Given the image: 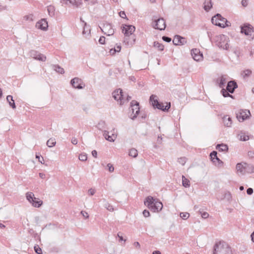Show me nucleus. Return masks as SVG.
Here are the masks:
<instances>
[{
	"mask_svg": "<svg viewBox=\"0 0 254 254\" xmlns=\"http://www.w3.org/2000/svg\"><path fill=\"white\" fill-rule=\"evenodd\" d=\"M251 115L249 110H241L236 114V117L240 122H243L247 119L249 118Z\"/></svg>",
	"mask_w": 254,
	"mask_h": 254,
	"instance_id": "nucleus-11",
	"label": "nucleus"
},
{
	"mask_svg": "<svg viewBox=\"0 0 254 254\" xmlns=\"http://www.w3.org/2000/svg\"><path fill=\"white\" fill-rule=\"evenodd\" d=\"M156 95H152L150 97V100L152 103V105L153 107H155L158 109L162 111H167L171 107L170 103L167 104L166 106H164L163 103H159L157 99Z\"/></svg>",
	"mask_w": 254,
	"mask_h": 254,
	"instance_id": "nucleus-6",
	"label": "nucleus"
},
{
	"mask_svg": "<svg viewBox=\"0 0 254 254\" xmlns=\"http://www.w3.org/2000/svg\"><path fill=\"white\" fill-rule=\"evenodd\" d=\"M78 158L81 161H85L86 160H87V156L86 154L82 153V154H80L79 155Z\"/></svg>",
	"mask_w": 254,
	"mask_h": 254,
	"instance_id": "nucleus-41",
	"label": "nucleus"
},
{
	"mask_svg": "<svg viewBox=\"0 0 254 254\" xmlns=\"http://www.w3.org/2000/svg\"><path fill=\"white\" fill-rule=\"evenodd\" d=\"M216 148L219 151H224L228 150V147L226 144L222 143L221 144H218L216 146Z\"/></svg>",
	"mask_w": 254,
	"mask_h": 254,
	"instance_id": "nucleus-32",
	"label": "nucleus"
},
{
	"mask_svg": "<svg viewBox=\"0 0 254 254\" xmlns=\"http://www.w3.org/2000/svg\"><path fill=\"white\" fill-rule=\"evenodd\" d=\"M99 42L101 44H104L105 43V38L104 36L101 37L99 40Z\"/></svg>",
	"mask_w": 254,
	"mask_h": 254,
	"instance_id": "nucleus-52",
	"label": "nucleus"
},
{
	"mask_svg": "<svg viewBox=\"0 0 254 254\" xmlns=\"http://www.w3.org/2000/svg\"><path fill=\"white\" fill-rule=\"evenodd\" d=\"M132 114L131 119L134 120L139 113V103L136 101L132 100L130 103Z\"/></svg>",
	"mask_w": 254,
	"mask_h": 254,
	"instance_id": "nucleus-10",
	"label": "nucleus"
},
{
	"mask_svg": "<svg viewBox=\"0 0 254 254\" xmlns=\"http://www.w3.org/2000/svg\"><path fill=\"white\" fill-rule=\"evenodd\" d=\"M208 216H209V214L207 212H204L201 213V217L203 218H205V219L207 218L208 217Z\"/></svg>",
	"mask_w": 254,
	"mask_h": 254,
	"instance_id": "nucleus-54",
	"label": "nucleus"
},
{
	"mask_svg": "<svg viewBox=\"0 0 254 254\" xmlns=\"http://www.w3.org/2000/svg\"><path fill=\"white\" fill-rule=\"evenodd\" d=\"M162 40L166 42H170L171 41V38L166 36H163Z\"/></svg>",
	"mask_w": 254,
	"mask_h": 254,
	"instance_id": "nucleus-49",
	"label": "nucleus"
},
{
	"mask_svg": "<svg viewBox=\"0 0 254 254\" xmlns=\"http://www.w3.org/2000/svg\"><path fill=\"white\" fill-rule=\"evenodd\" d=\"M180 216L184 220H187L190 216L188 212H181Z\"/></svg>",
	"mask_w": 254,
	"mask_h": 254,
	"instance_id": "nucleus-40",
	"label": "nucleus"
},
{
	"mask_svg": "<svg viewBox=\"0 0 254 254\" xmlns=\"http://www.w3.org/2000/svg\"><path fill=\"white\" fill-rule=\"evenodd\" d=\"M133 246L134 247H135L136 248H137L138 249H140V244L139 243V242H135L134 243H133Z\"/></svg>",
	"mask_w": 254,
	"mask_h": 254,
	"instance_id": "nucleus-60",
	"label": "nucleus"
},
{
	"mask_svg": "<svg viewBox=\"0 0 254 254\" xmlns=\"http://www.w3.org/2000/svg\"><path fill=\"white\" fill-rule=\"evenodd\" d=\"M152 26L156 29L160 30H165L166 25L164 19L163 18L154 19L152 24Z\"/></svg>",
	"mask_w": 254,
	"mask_h": 254,
	"instance_id": "nucleus-8",
	"label": "nucleus"
},
{
	"mask_svg": "<svg viewBox=\"0 0 254 254\" xmlns=\"http://www.w3.org/2000/svg\"><path fill=\"white\" fill-rule=\"evenodd\" d=\"M144 204L152 212H158L163 208L162 203L157 198L151 196L147 197L144 201Z\"/></svg>",
	"mask_w": 254,
	"mask_h": 254,
	"instance_id": "nucleus-1",
	"label": "nucleus"
},
{
	"mask_svg": "<svg viewBox=\"0 0 254 254\" xmlns=\"http://www.w3.org/2000/svg\"><path fill=\"white\" fill-rule=\"evenodd\" d=\"M26 197L27 200L32 204V206L34 207H39L42 204V201L34 197V194L32 192H27L26 193Z\"/></svg>",
	"mask_w": 254,
	"mask_h": 254,
	"instance_id": "nucleus-7",
	"label": "nucleus"
},
{
	"mask_svg": "<svg viewBox=\"0 0 254 254\" xmlns=\"http://www.w3.org/2000/svg\"><path fill=\"white\" fill-rule=\"evenodd\" d=\"M143 215L144 217H148L150 216V212H149L148 210H144L143 211Z\"/></svg>",
	"mask_w": 254,
	"mask_h": 254,
	"instance_id": "nucleus-50",
	"label": "nucleus"
},
{
	"mask_svg": "<svg viewBox=\"0 0 254 254\" xmlns=\"http://www.w3.org/2000/svg\"><path fill=\"white\" fill-rule=\"evenodd\" d=\"M114 48L116 49L117 53H119L121 50V46L120 44H117Z\"/></svg>",
	"mask_w": 254,
	"mask_h": 254,
	"instance_id": "nucleus-47",
	"label": "nucleus"
},
{
	"mask_svg": "<svg viewBox=\"0 0 254 254\" xmlns=\"http://www.w3.org/2000/svg\"><path fill=\"white\" fill-rule=\"evenodd\" d=\"M237 173L242 175L245 174V163H239L236 165Z\"/></svg>",
	"mask_w": 254,
	"mask_h": 254,
	"instance_id": "nucleus-19",
	"label": "nucleus"
},
{
	"mask_svg": "<svg viewBox=\"0 0 254 254\" xmlns=\"http://www.w3.org/2000/svg\"><path fill=\"white\" fill-rule=\"evenodd\" d=\"M191 54L193 59L196 61H200L203 59V55L199 49H193L191 51Z\"/></svg>",
	"mask_w": 254,
	"mask_h": 254,
	"instance_id": "nucleus-13",
	"label": "nucleus"
},
{
	"mask_svg": "<svg viewBox=\"0 0 254 254\" xmlns=\"http://www.w3.org/2000/svg\"><path fill=\"white\" fill-rule=\"evenodd\" d=\"M112 95L114 98L118 101L120 105L124 104L126 100L124 98V95L122 89H117L113 92Z\"/></svg>",
	"mask_w": 254,
	"mask_h": 254,
	"instance_id": "nucleus-9",
	"label": "nucleus"
},
{
	"mask_svg": "<svg viewBox=\"0 0 254 254\" xmlns=\"http://www.w3.org/2000/svg\"><path fill=\"white\" fill-rule=\"evenodd\" d=\"M153 254H161V252L159 251H155L153 252Z\"/></svg>",
	"mask_w": 254,
	"mask_h": 254,
	"instance_id": "nucleus-64",
	"label": "nucleus"
},
{
	"mask_svg": "<svg viewBox=\"0 0 254 254\" xmlns=\"http://www.w3.org/2000/svg\"><path fill=\"white\" fill-rule=\"evenodd\" d=\"M71 141V143L74 145H76L78 143V140H77V138H76L75 137H72Z\"/></svg>",
	"mask_w": 254,
	"mask_h": 254,
	"instance_id": "nucleus-56",
	"label": "nucleus"
},
{
	"mask_svg": "<svg viewBox=\"0 0 254 254\" xmlns=\"http://www.w3.org/2000/svg\"><path fill=\"white\" fill-rule=\"evenodd\" d=\"M117 236L119 238L120 241H124V242L126 241V240L124 239L123 236H122V233L121 232H119L117 234Z\"/></svg>",
	"mask_w": 254,
	"mask_h": 254,
	"instance_id": "nucleus-46",
	"label": "nucleus"
},
{
	"mask_svg": "<svg viewBox=\"0 0 254 254\" xmlns=\"http://www.w3.org/2000/svg\"><path fill=\"white\" fill-rule=\"evenodd\" d=\"M252 74V71L250 69H246L243 71L241 73V75L245 79L249 77Z\"/></svg>",
	"mask_w": 254,
	"mask_h": 254,
	"instance_id": "nucleus-33",
	"label": "nucleus"
},
{
	"mask_svg": "<svg viewBox=\"0 0 254 254\" xmlns=\"http://www.w3.org/2000/svg\"><path fill=\"white\" fill-rule=\"evenodd\" d=\"M70 83L73 87L77 89H82L83 88L82 81L81 79L78 77H75L71 80Z\"/></svg>",
	"mask_w": 254,
	"mask_h": 254,
	"instance_id": "nucleus-14",
	"label": "nucleus"
},
{
	"mask_svg": "<svg viewBox=\"0 0 254 254\" xmlns=\"http://www.w3.org/2000/svg\"><path fill=\"white\" fill-rule=\"evenodd\" d=\"M39 177L41 179H44L45 178V175L44 173H39Z\"/></svg>",
	"mask_w": 254,
	"mask_h": 254,
	"instance_id": "nucleus-63",
	"label": "nucleus"
},
{
	"mask_svg": "<svg viewBox=\"0 0 254 254\" xmlns=\"http://www.w3.org/2000/svg\"><path fill=\"white\" fill-rule=\"evenodd\" d=\"M211 22L212 24L222 28L230 26V22L218 13L212 17Z\"/></svg>",
	"mask_w": 254,
	"mask_h": 254,
	"instance_id": "nucleus-5",
	"label": "nucleus"
},
{
	"mask_svg": "<svg viewBox=\"0 0 254 254\" xmlns=\"http://www.w3.org/2000/svg\"><path fill=\"white\" fill-rule=\"evenodd\" d=\"M47 10L48 11L49 15L51 17H53L55 15V8L54 6L52 5H49L47 6Z\"/></svg>",
	"mask_w": 254,
	"mask_h": 254,
	"instance_id": "nucleus-30",
	"label": "nucleus"
},
{
	"mask_svg": "<svg viewBox=\"0 0 254 254\" xmlns=\"http://www.w3.org/2000/svg\"><path fill=\"white\" fill-rule=\"evenodd\" d=\"M81 214L86 219L88 218L89 217V215L87 212H86L85 211H81Z\"/></svg>",
	"mask_w": 254,
	"mask_h": 254,
	"instance_id": "nucleus-51",
	"label": "nucleus"
},
{
	"mask_svg": "<svg viewBox=\"0 0 254 254\" xmlns=\"http://www.w3.org/2000/svg\"><path fill=\"white\" fill-rule=\"evenodd\" d=\"M241 4L243 6L246 7L248 5V1L247 0H242Z\"/></svg>",
	"mask_w": 254,
	"mask_h": 254,
	"instance_id": "nucleus-53",
	"label": "nucleus"
},
{
	"mask_svg": "<svg viewBox=\"0 0 254 254\" xmlns=\"http://www.w3.org/2000/svg\"><path fill=\"white\" fill-rule=\"evenodd\" d=\"M239 139L241 141H247L249 139V136L245 133L242 132L239 134Z\"/></svg>",
	"mask_w": 254,
	"mask_h": 254,
	"instance_id": "nucleus-36",
	"label": "nucleus"
},
{
	"mask_svg": "<svg viewBox=\"0 0 254 254\" xmlns=\"http://www.w3.org/2000/svg\"><path fill=\"white\" fill-rule=\"evenodd\" d=\"M248 156L251 158H253L254 157V151H249L248 152Z\"/></svg>",
	"mask_w": 254,
	"mask_h": 254,
	"instance_id": "nucleus-48",
	"label": "nucleus"
},
{
	"mask_svg": "<svg viewBox=\"0 0 254 254\" xmlns=\"http://www.w3.org/2000/svg\"><path fill=\"white\" fill-rule=\"evenodd\" d=\"M221 92L224 97H230L233 98V96L229 93V92L227 90V89L225 90V89L222 88Z\"/></svg>",
	"mask_w": 254,
	"mask_h": 254,
	"instance_id": "nucleus-39",
	"label": "nucleus"
},
{
	"mask_svg": "<svg viewBox=\"0 0 254 254\" xmlns=\"http://www.w3.org/2000/svg\"><path fill=\"white\" fill-rule=\"evenodd\" d=\"M237 87V84L235 81H230L227 83L226 89L229 92L233 93Z\"/></svg>",
	"mask_w": 254,
	"mask_h": 254,
	"instance_id": "nucleus-18",
	"label": "nucleus"
},
{
	"mask_svg": "<svg viewBox=\"0 0 254 254\" xmlns=\"http://www.w3.org/2000/svg\"><path fill=\"white\" fill-rule=\"evenodd\" d=\"M183 186L185 188H188L190 186V182L189 180L185 178L184 176H182Z\"/></svg>",
	"mask_w": 254,
	"mask_h": 254,
	"instance_id": "nucleus-35",
	"label": "nucleus"
},
{
	"mask_svg": "<svg viewBox=\"0 0 254 254\" xmlns=\"http://www.w3.org/2000/svg\"><path fill=\"white\" fill-rule=\"evenodd\" d=\"M129 155L134 158L136 157L138 155L137 150L134 148L131 149L129 152Z\"/></svg>",
	"mask_w": 254,
	"mask_h": 254,
	"instance_id": "nucleus-37",
	"label": "nucleus"
},
{
	"mask_svg": "<svg viewBox=\"0 0 254 254\" xmlns=\"http://www.w3.org/2000/svg\"><path fill=\"white\" fill-rule=\"evenodd\" d=\"M253 32V29L250 25H249V26H244L241 27V32L246 35H252Z\"/></svg>",
	"mask_w": 254,
	"mask_h": 254,
	"instance_id": "nucleus-21",
	"label": "nucleus"
},
{
	"mask_svg": "<svg viewBox=\"0 0 254 254\" xmlns=\"http://www.w3.org/2000/svg\"><path fill=\"white\" fill-rule=\"evenodd\" d=\"M30 54L31 56L36 60L42 62H45L46 60V57L45 55L39 53L35 51H31Z\"/></svg>",
	"mask_w": 254,
	"mask_h": 254,
	"instance_id": "nucleus-15",
	"label": "nucleus"
},
{
	"mask_svg": "<svg viewBox=\"0 0 254 254\" xmlns=\"http://www.w3.org/2000/svg\"><path fill=\"white\" fill-rule=\"evenodd\" d=\"M213 254H232V251L227 243L219 242L214 246Z\"/></svg>",
	"mask_w": 254,
	"mask_h": 254,
	"instance_id": "nucleus-3",
	"label": "nucleus"
},
{
	"mask_svg": "<svg viewBox=\"0 0 254 254\" xmlns=\"http://www.w3.org/2000/svg\"><path fill=\"white\" fill-rule=\"evenodd\" d=\"M68 2L74 7H79L81 4V0H68Z\"/></svg>",
	"mask_w": 254,
	"mask_h": 254,
	"instance_id": "nucleus-27",
	"label": "nucleus"
},
{
	"mask_svg": "<svg viewBox=\"0 0 254 254\" xmlns=\"http://www.w3.org/2000/svg\"><path fill=\"white\" fill-rule=\"evenodd\" d=\"M247 193L249 195H251L253 193V189L252 188H248L247 190Z\"/></svg>",
	"mask_w": 254,
	"mask_h": 254,
	"instance_id": "nucleus-57",
	"label": "nucleus"
},
{
	"mask_svg": "<svg viewBox=\"0 0 254 254\" xmlns=\"http://www.w3.org/2000/svg\"><path fill=\"white\" fill-rule=\"evenodd\" d=\"M95 190L94 189H90L89 190H88V193L91 195H93L95 194Z\"/></svg>",
	"mask_w": 254,
	"mask_h": 254,
	"instance_id": "nucleus-58",
	"label": "nucleus"
},
{
	"mask_svg": "<svg viewBox=\"0 0 254 254\" xmlns=\"http://www.w3.org/2000/svg\"><path fill=\"white\" fill-rule=\"evenodd\" d=\"M117 52L116 51V49L114 48H112L109 51L110 54L112 56L114 55Z\"/></svg>",
	"mask_w": 254,
	"mask_h": 254,
	"instance_id": "nucleus-55",
	"label": "nucleus"
},
{
	"mask_svg": "<svg viewBox=\"0 0 254 254\" xmlns=\"http://www.w3.org/2000/svg\"><path fill=\"white\" fill-rule=\"evenodd\" d=\"M34 250L37 254H42V250L38 246L34 247Z\"/></svg>",
	"mask_w": 254,
	"mask_h": 254,
	"instance_id": "nucleus-44",
	"label": "nucleus"
},
{
	"mask_svg": "<svg viewBox=\"0 0 254 254\" xmlns=\"http://www.w3.org/2000/svg\"><path fill=\"white\" fill-rule=\"evenodd\" d=\"M36 26L38 29L46 30L48 28V22L45 19H42L36 23Z\"/></svg>",
	"mask_w": 254,
	"mask_h": 254,
	"instance_id": "nucleus-17",
	"label": "nucleus"
},
{
	"mask_svg": "<svg viewBox=\"0 0 254 254\" xmlns=\"http://www.w3.org/2000/svg\"><path fill=\"white\" fill-rule=\"evenodd\" d=\"M162 137L159 136L158 137V138H157V141L158 143L161 144L162 143Z\"/></svg>",
	"mask_w": 254,
	"mask_h": 254,
	"instance_id": "nucleus-62",
	"label": "nucleus"
},
{
	"mask_svg": "<svg viewBox=\"0 0 254 254\" xmlns=\"http://www.w3.org/2000/svg\"><path fill=\"white\" fill-rule=\"evenodd\" d=\"M92 156L95 157L97 158V152L95 150H94L91 152Z\"/></svg>",
	"mask_w": 254,
	"mask_h": 254,
	"instance_id": "nucleus-61",
	"label": "nucleus"
},
{
	"mask_svg": "<svg viewBox=\"0 0 254 254\" xmlns=\"http://www.w3.org/2000/svg\"><path fill=\"white\" fill-rule=\"evenodd\" d=\"M254 173V166L252 164L245 163V174Z\"/></svg>",
	"mask_w": 254,
	"mask_h": 254,
	"instance_id": "nucleus-24",
	"label": "nucleus"
},
{
	"mask_svg": "<svg viewBox=\"0 0 254 254\" xmlns=\"http://www.w3.org/2000/svg\"><path fill=\"white\" fill-rule=\"evenodd\" d=\"M107 167L108 168V170L110 172H113L114 171V167L113 166L110 164L108 163L107 165Z\"/></svg>",
	"mask_w": 254,
	"mask_h": 254,
	"instance_id": "nucleus-45",
	"label": "nucleus"
},
{
	"mask_svg": "<svg viewBox=\"0 0 254 254\" xmlns=\"http://www.w3.org/2000/svg\"><path fill=\"white\" fill-rule=\"evenodd\" d=\"M135 27L132 25H126L123 29V32L125 35L124 42L128 46L132 45L135 39L132 36L130 38L129 36H131L135 31Z\"/></svg>",
	"mask_w": 254,
	"mask_h": 254,
	"instance_id": "nucleus-2",
	"label": "nucleus"
},
{
	"mask_svg": "<svg viewBox=\"0 0 254 254\" xmlns=\"http://www.w3.org/2000/svg\"><path fill=\"white\" fill-rule=\"evenodd\" d=\"M187 161V158L186 157H180L178 158V162L182 165H184Z\"/></svg>",
	"mask_w": 254,
	"mask_h": 254,
	"instance_id": "nucleus-42",
	"label": "nucleus"
},
{
	"mask_svg": "<svg viewBox=\"0 0 254 254\" xmlns=\"http://www.w3.org/2000/svg\"><path fill=\"white\" fill-rule=\"evenodd\" d=\"M52 67L53 69L58 73L63 74L64 72V68L60 66L59 65H53Z\"/></svg>",
	"mask_w": 254,
	"mask_h": 254,
	"instance_id": "nucleus-31",
	"label": "nucleus"
},
{
	"mask_svg": "<svg viewBox=\"0 0 254 254\" xmlns=\"http://www.w3.org/2000/svg\"><path fill=\"white\" fill-rule=\"evenodd\" d=\"M203 5L204 9L206 11L208 12L212 8L213 3L211 0H205L203 3Z\"/></svg>",
	"mask_w": 254,
	"mask_h": 254,
	"instance_id": "nucleus-23",
	"label": "nucleus"
},
{
	"mask_svg": "<svg viewBox=\"0 0 254 254\" xmlns=\"http://www.w3.org/2000/svg\"><path fill=\"white\" fill-rule=\"evenodd\" d=\"M102 31L107 36L112 35L114 33V29L110 23H105L101 28Z\"/></svg>",
	"mask_w": 254,
	"mask_h": 254,
	"instance_id": "nucleus-12",
	"label": "nucleus"
},
{
	"mask_svg": "<svg viewBox=\"0 0 254 254\" xmlns=\"http://www.w3.org/2000/svg\"><path fill=\"white\" fill-rule=\"evenodd\" d=\"M216 45L219 48L224 50H228L229 48V39L225 35H219L216 36L214 38Z\"/></svg>",
	"mask_w": 254,
	"mask_h": 254,
	"instance_id": "nucleus-4",
	"label": "nucleus"
},
{
	"mask_svg": "<svg viewBox=\"0 0 254 254\" xmlns=\"http://www.w3.org/2000/svg\"><path fill=\"white\" fill-rule=\"evenodd\" d=\"M217 154V152L215 151H213L210 154V157L211 161L214 163H216V162L217 161L218 163V165L219 164L222 165L223 164V162L218 158Z\"/></svg>",
	"mask_w": 254,
	"mask_h": 254,
	"instance_id": "nucleus-20",
	"label": "nucleus"
},
{
	"mask_svg": "<svg viewBox=\"0 0 254 254\" xmlns=\"http://www.w3.org/2000/svg\"><path fill=\"white\" fill-rule=\"evenodd\" d=\"M120 16L123 18H126L127 16L124 11H121L119 13Z\"/></svg>",
	"mask_w": 254,
	"mask_h": 254,
	"instance_id": "nucleus-59",
	"label": "nucleus"
},
{
	"mask_svg": "<svg viewBox=\"0 0 254 254\" xmlns=\"http://www.w3.org/2000/svg\"><path fill=\"white\" fill-rule=\"evenodd\" d=\"M186 42V38L180 35H176L173 40V43L175 45H183Z\"/></svg>",
	"mask_w": 254,
	"mask_h": 254,
	"instance_id": "nucleus-16",
	"label": "nucleus"
},
{
	"mask_svg": "<svg viewBox=\"0 0 254 254\" xmlns=\"http://www.w3.org/2000/svg\"><path fill=\"white\" fill-rule=\"evenodd\" d=\"M153 46L154 48L157 49L158 50L160 51H163L164 48V46L162 44L160 43L157 41L154 42Z\"/></svg>",
	"mask_w": 254,
	"mask_h": 254,
	"instance_id": "nucleus-29",
	"label": "nucleus"
},
{
	"mask_svg": "<svg viewBox=\"0 0 254 254\" xmlns=\"http://www.w3.org/2000/svg\"><path fill=\"white\" fill-rule=\"evenodd\" d=\"M103 136L106 140L110 142H114L117 138V135L114 133L109 135V132L108 131H104Z\"/></svg>",
	"mask_w": 254,
	"mask_h": 254,
	"instance_id": "nucleus-22",
	"label": "nucleus"
},
{
	"mask_svg": "<svg viewBox=\"0 0 254 254\" xmlns=\"http://www.w3.org/2000/svg\"><path fill=\"white\" fill-rule=\"evenodd\" d=\"M228 80L227 77L223 75L220 78V81L219 83V86L220 88H223L224 86H225V84L226 83L227 81Z\"/></svg>",
	"mask_w": 254,
	"mask_h": 254,
	"instance_id": "nucleus-28",
	"label": "nucleus"
},
{
	"mask_svg": "<svg viewBox=\"0 0 254 254\" xmlns=\"http://www.w3.org/2000/svg\"><path fill=\"white\" fill-rule=\"evenodd\" d=\"M84 25H85V26L84 27V29H83L82 33H83V34H89L90 30L89 27H87V24L86 23H84Z\"/></svg>",
	"mask_w": 254,
	"mask_h": 254,
	"instance_id": "nucleus-43",
	"label": "nucleus"
},
{
	"mask_svg": "<svg viewBox=\"0 0 254 254\" xmlns=\"http://www.w3.org/2000/svg\"><path fill=\"white\" fill-rule=\"evenodd\" d=\"M56 141L55 139L50 138L47 142V145L49 147H52L56 145Z\"/></svg>",
	"mask_w": 254,
	"mask_h": 254,
	"instance_id": "nucleus-38",
	"label": "nucleus"
},
{
	"mask_svg": "<svg viewBox=\"0 0 254 254\" xmlns=\"http://www.w3.org/2000/svg\"><path fill=\"white\" fill-rule=\"evenodd\" d=\"M6 100L9 103V105L12 109H15L16 106L14 103V101L13 99V97L11 95H8L6 97Z\"/></svg>",
	"mask_w": 254,
	"mask_h": 254,
	"instance_id": "nucleus-26",
	"label": "nucleus"
},
{
	"mask_svg": "<svg viewBox=\"0 0 254 254\" xmlns=\"http://www.w3.org/2000/svg\"><path fill=\"white\" fill-rule=\"evenodd\" d=\"M223 121L224 124L225 126L227 127H230L232 125V120L231 118L228 115L225 116L223 118Z\"/></svg>",
	"mask_w": 254,
	"mask_h": 254,
	"instance_id": "nucleus-25",
	"label": "nucleus"
},
{
	"mask_svg": "<svg viewBox=\"0 0 254 254\" xmlns=\"http://www.w3.org/2000/svg\"><path fill=\"white\" fill-rule=\"evenodd\" d=\"M104 202V206L105 207L110 211H113L114 210V208L112 205H111L110 203H109L105 199H103V200Z\"/></svg>",
	"mask_w": 254,
	"mask_h": 254,
	"instance_id": "nucleus-34",
	"label": "nucleus"
}]
</instances>
